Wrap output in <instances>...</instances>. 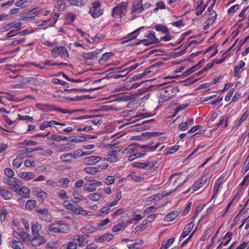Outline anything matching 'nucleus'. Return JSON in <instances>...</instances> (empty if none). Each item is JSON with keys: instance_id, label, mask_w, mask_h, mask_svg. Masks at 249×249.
I'll return each mask as SVG.
<instances>
[{"instance_id": "f257e3e1", "label": "nucleus", "mask_w": 249, "mask_h": 249, "mask_svg": "<svg viewBox=\"0 0 249 249\" xmlns=\"http://www.w3.org/2000/svg\"><path fill=\"white\" fill-rule=\"evenodd\" d=\"M49 232L53 233H66L69 231L67 224L62 221H57L48 226Z\"/></svg>"}, {"instance_id": "f03ea898", "label": "nucleus", "mask_w": 249, "mask_h": 249, "mask_svg": "<svg viewBox=\"0 0 249 249\" xmlns=\"http://www.w3.org/2000/svg\"><path fill=\"white\" fill-rule=\"evenodd\" d=\"M64 206L67 209L71 211V213L76 215L81 214L83 216L89 215V212L83 209L81 207H77L68 200L63 202Z\"/></svg>"}, {"instance_id": "7ed1b4c3", "label": "nucleus", "mask_w": 249, "mask_h": 249, "mask_svg": "<svg viewBox=\"0 0 249 249\" xmlns=\"http://www.w3.org/2000/svg\"><path fill=\"white\" fill-rule=\"evenodd\" d=\"M51 54L53 57H60L64 60L69 58L68 51L64 46L55 47L51 50Z\"/></svg>"}, {"instance_id": "20e7f679", "label": "nucleus", "mask_w": 249, "mask_h": 249, "mask_svg": "<svg viewBox=\"0 0 249 249\" xmlns=\"http://www.w3.org/2000/svg\"><path fill=\"white\" fill-rule=\"evenodd\" d=\"M127 3L123 2L119 4L112 10V16L116 18H121L125 15V12L127 8Z\"/></svg>"}, {"instance_id": "39448f33", "label": "nucleus", "mask_w": 249, "mask_h": 249, "mask_svg": "<svg viewBox=\"0 0 249 249\" xmlns=\"http://www.w3.org/2000/svg\"><path fill=\"white\" fill-rule=\"evenodd\" d=\"M169 180H173V184L174 186L178 187L186 182L188 180V178L182 173H175L170 176Z\"/></svg>"}, {"instance_id": "423d86ee", "label": "nucleus", "mask_w": 249, "mask_h": 249, "mask_svg": "<svg viewBox=\"0 0 249 249\" xmlns=\"http://www.w3.org/2000/svg\"><path fill=\"white\" fill-rule=\"evenodd\" d=\"M89 13L93 18H98L103 14L99 1H97L92 3L89 9Z\"/></svg>"}, {"instance_id": "0eeeda50", "label": "nucleus", "mask_w": 249, "mask_h": 249, "mask_svg": "<svg viewBox=\"0 0 249 249\" xmlns=\"http://www.w3.org/2000/svg\"><path fill=\"white\" fill-rule=\"evenodd\" d=\"M147 39H142L140 42L135 43V44H139L140 43H143L144 45L148 46L153 43L159 42V40L155 36L154 32L150 31L149 34L147 35Z\"/></svg>"}, {"instance_id": "6e6552de", "label": "nucleus", "mask_w": 249, "mask_h": 249, "mask_svg": "<svg viewBox=\"0 0 249 249\" xmlns=\"http://www.w3.org/2000/svg\"><path fill=\"white\" fill-rule=\"evenodd\" d=\"M89 183H86L84 185V190L88 192H93L96 190V187L99 186L102 183L100 181H97L95 179H91L89 180Z\"/></svg>"}, {"instance_id": "1a4fd4ad", "label": "nucleus", "mask_w": 249, "mask_h": 249, "mask_svg": "<svg viewBox=\"0 0 249 249\" xmlns=\"http://www.w3.org/2000/svg\"><path fill=\"white\" fill-rule=\"evenodd\" d=\"M19 180L16 178H8L6 183L10 186V189L17 192L18 188Z\"/></svg>"}, {"instance_id": "9d476101", "label": "nucleus", "mask_w": 249, "mask_h": 249, "mask_svg": "<svg viewBox=\"0 0 249 249\" xmlns=\"http://www.w3.org/2000/svg\"><path fill=\"white\" fill-rule=\"evenodd\" d=\"M144 10L142 0H135L132 6L131 14H139Z\"/></svg>"}, {"instance_id": "9b49d317", "label": "nucleus", "mask_w": 249, "mask_h": 249, "mask_svg": "<svg viewBox=\"0 0 249 249\" xmlns=\"http://www.w3.org/2000/svg\"><path fill=\"white\" fill-rule=\"evenodd\" d=\"M114 238V236L110 233H106L100 236H95V240L97 242L107 244Z\"/></svg>"}, {"instance_id": "f8f14e48", "label": "nucleus", "mask_w": 249, "mask_h": 249, "mask_svg": "<svg viewBox=\"0 0 249 249\" xmlns=\"http://www.w3.org/2000/svg\"><path fill=\"white\" fill-rule=\"evenodd\" d=\"M80 155L76 153H70L63 154L60 157V159L64 162H69L71 161L73 159H77L80 157Z\"/></svg>"}, {"instance_id": "ddd939ff", "label": "nucleus", "mask_w": 249, "mask_h": 249, "mask_svg": "<svg viewBox=\"0 0 249 249\" xmlns=\"http://www.w3.org/2000/svg\"><path fill=\"white\" fill-rule=\"evenodd\" d=\"M101 160L99 156H93L85 158L83 163L87 165H94Z\"/></svg>"}, {"instance_id": "4468645a", "label": "nucleus", "mask_w": 249, "mask_h": 249, "mask_svg": "<svg viewBox=\"0 0 249 249\" xmlns=\"http://www.w3.org/2000/svg\"><path fill=\"white\" fill-rule=\"evenodd\" d=\"M208 177L207 176H203L200 178L192 187V189L193 192L196 191L201 188L207 181Z\"/></svg>"}, {"instance_id": "2eb2a0df", "label": "nucleus", "mask_w": 249, "mask_h": 249, "mask_svg": "<svg viewBox=\"0 0 249 249\" xmlns=\"http://www.w3.org/2000/svg\"><path fill=\"white\" fill-rule=\"evenodd\" d=\"M47 241L46 238L41 235H37L32 239L31 244L34 246H38L43 244Z\"/></svg>"}, {"instance_id": "dca6fc26", "label": "nucleus", "mask_w": 249, "mask_h": 249, "mask_svg": "<svg viewBox=\"0 0 249 249\" xmlns=\"http://www.w3.org/2000/svg\"><path fill=\"white\" fill-rule=\"evenodd\" d=\"M21 23L20 22H13L4 25L3 27L0 29V31L1 32H4L7 31L9 30L12 28H15V29H20Z\"/></svg>"}, {"instance_id": "f3484780", "label": "nucleus", "mask_w": 249, "mask_h": 249, "mask_svg": "<svg viewBox=\"0 0 249 249\" xmlns=\"http://www.w3.org/2000/svg\"><path fill=\"white\" fill-rule=\"evenodd\" d=\"M89 235H87L86 234H77L75 236L74 239L77 241L78 246L80 247H83L88 243V241H86V238Z\"/></svg>"}, {"instance_id": "a211bd4d", "label": "nucleus", "mask_w": 249, "mask_h": 249, "mask_svg": "<svg viewBox=\"0 0 249 249\" xmlns=\"http://www.w3.org/2000/svg\"><path fill=\"white\" fill-rule=\"evenodd\" d=\"M18 189V192H17L18 194L23 197H29L30 191L27 187L23 186L20 187L19 185Z\"/></svg>"}, {"instance_id": "6ab92c4d", "label": "nucleus", "mask_w": 249, "mask_h": 249, "mask_svg": "<svg viewBox=\"0 0 249 249\" xmlns=\"http://www.w3.org/2000/svg\"><path fill=\"white\" fill-rule=\"evenodd\" d=\"M193 227L194 224L192 222L187 224L184 227L183 231L180 236V240H181L182 238H184L188 235Z\"/></svg>"}, {"instance_id": "aec40b11", "label": "nucleus", "mask_w": 249, "mask_h": 249, "mask_svg": "<svg viewBox=\"0 0 249 249\" xmlns=\"http://www.w3.org/2000/svg\"><path fill=\"white\" fill-rule=\"evenodd\" d=\"M0 196L3 199L8 200L12 197L13 194L9 190L5 188H0Z\"/></svg>"}, {"instance_id": "412c9836", "label": "nucleus", "mask_w": 249, "mask_h": 249, "mask_svg": "<svg viewBox=\"0 0 249 249\" xmlns=\"http://www.w3.org/2000/svg\"><path fill=\"white\" fill-rule=\"evenodd\" d=\"M21 234L20 239L22 242L29 245L31 244L32 239L31 235L29 233L21 231Z\"/></svg>"}, {"instance_id": "4be33fe9", "label": "nucleus", "mask_w": 249, "mask_h": 249, "mask_svg": "<svg viewBox=\"0 0 249 249\" xmlns=\"http://www.w3.org/2000/svg\"><path fill=\"white\" fill-rule=\"evenodd\" d=\"M138 64H135L130 67H128V68L125 69L123 71H120L121 73H123V75H116L115 76V78H120L121 77H123L124 76L126 75L129 72L133 71V70L135 69L137 67L139 66Z\"/></svg>"}, {"instance_id": "5701e85b", "label": "nucleus", "mask_w": 249, "mask_h": 249, "mask_svg": "<svg viewBox=\"0 0 249 249\" xmlns=\"http://www.w3.org/2000/svg\"><path fill=\"white\" fill-rule=\"evenodd\" d=\"M53 109L54 110H55V111H60L61 112V113H64V114H66V113H68V114H72L73 113H74V112H79V111H80V112H84V110H80V109H78V110H77V109H72V110H68V109H62V108H59L58 107H57L55 106H53Z\"/></svg>"}, {"instance_id": "b1692460", "label": "nucleus", "mask_w": 249, "mask_h": 249, "mask_svg": "<svg viewBox=\"0 0 249 249\" xmlns=\"http://www.w3.org/2000/svg\"><path fill=\"white\" fill-rule=\"evenodd\" d=\"M34 192L40 200H43L47 197V193L39 188L36 187L34 189Z\"/></svg>"}, {"instance_id": "393cba45", "label": "nucleus", "mask_w": 249, "mask_h": 249, "mask_svg": "<svg viewBox=\"0 0 249 249\" xmlns=\"http://www.w3.org/2000/svg\"><path fill=\"white\" fill-rule=\"evenodd\" d=\"M169 91V90H165L160 93V97L159 99V103L167 102L171 99L172 95H169V94H167V92Z\"/></svg>"}, {"instance_id": "a878e982", "label": "nucleus", "mask_w": 249, "mask_h": 249, "mask_svg": "<svg viewBox=\"0 0 249 249\" xmlns=\"http://www.w3.org/2000/svg\"><path fill=\"white\" fill-rule=\"evenodd\" d=\"M36 212L41 215L40 218L42 219L47 220L50 218V215L49 214L48 211L47 209L37 210Z\"/></svg>"}, {"instance_id": "bb28decb", "label": "nucleus", "mask_w": 249, "mask_h": 249, "mask_svg": "<svg viewBox=\"0 0 249 249\" xmlns=\"http://www.w3.org/2000/svg\"><path fill=\"white\" fill-rule=\"evenodd\" d=\"M18 176L26 180L32 179L35 177V175L32 172H20Z\"/></svg>"}, {"instance_id": "cd10ccee", "label": "nucleus", "mask_w": 249, "mask_h": 249, "mask_svg": "<svg viewBox=\"0 0 249 249\" xmlns=\"http://www.w3.org/2000/svg\"><path fill=\"white\" fill-rule=\"evenodd\" d=\"M97 53L96 52H92L88 53H83L82 54V57L85 59L87 60H94L95 58H97Z\"/></svg>"}, {"instance_id": "c85d7f7f", "label": "nucleus", "mask_w": 249, "mask_h": 249, "mask_svg": "<svg viewBox=\"0 0 249 249\" xmlns=\"http://www.w3.org/2000/svg\"><path fill=\"white\" fill-rule=\"evenodd\" d=\"M232 235V233L231 232H228L224 236V238L225 239H227L226 241L224 243L222 242H221L220 244L217 247V249H221L223 246H227L231 239Z\"/></svg>"}, {"instance_id": "c756f323", "label": "nucleus", "mask_w": 249, "mask_h": 249, "mask_svg": "<svg viewBox=\"0 0 249 249\" xmlns=\"http://www.w3.org/2000/svg\"><path fill=\"white\" fill-rule=\"evenodd\" d=\"M178 215L177 211H173L167 214L164 218V221L165 222H170L174 220Z\"/></svg>"}, {"instance_id": "7c9ffc66", "label": "nucleus", "mask_w": 249, "mask_h": 249, "mask_svg": "<svg viewBox=\"0 0 249 249\" xmlns=\"http://www.w3.org/2000/svg\"><path fill=\"white\" fill-rule=\"evenodd\" d=\"M53 1L55 4V6L59 11H63L65 9L66 4L64 0H53Z\"/></svg>"}, {"instance_id": "2f4dec72", "label": "nucleus", "mask_w": 249, "mask_h": 249, "mask_svg": "<svg viewBox=\"0 0 249 249\" xmlns=\"http://www.w3.org/2000/svg\"><path fill=\"white\" fill-rule=\"evenodd\" d=\"M113 55L112 53H104L102 57L99 60L98 63L100 64H103L106 62Z\"/></svg>"}, {"instance_id": "473e14b6", "label": "nucleus", "mask_w": 249, "mask_h": 249, "mask_svg": "<svg viewBox=\"0 0 249 249\" xmlns=\"http://www.w3.org/2000/svg\"><path fill=\"white\" fill-rule=\"evenodd\" d=\"M60 246V242L56 241L55 242L50 241L46 245V249H57Z\"/></svg>"}, {"instance_id": "72a5a7b5", "label": "nucleus", "mask_w": 249, "mask_h": 249, "mask_svg": "<svg viewBox=\"0 0 249 249\" xmlns=\"http://www.w3.org/2000/svg\"><path fill=\"white\" fill-rule=\"evenodd\" d=\"M213 227L208 228L206 230L204 233L201 236V240L203 241L206 240L208 238L209 236L213 233Z\"/></svg>"}, {"instance_id": "f704fd0d", "label": "nucleus", "mask_w": 249, "mask_h": 249, "mask_svg": "<svg viewBox=\"0 0 249 249\" xmlns=\"http://www.w3.org/2000/svg\"><path fill=\"white\" fill-rule=\"evenodd\" d=\"M105 160L111 162H116L117 160L116 151H112L110 154L107 155Z\"/></svg>"}, {"instance_id": "c9c22d12", "label": "nucleus", "mask_w": 249, "mask_h": 249, "mask_svg": "<svg viewBox=\"0 0 249 249\" xmlns=\"http://www.w3.org/2000/svg\"><path fill=\"white\" fill-rule=\"evenodd\" d=\"M52 82L54 84H60L66 88H69L70 87V85L68 83L56 78H53L52 79Z\"/></svg>"}, {"instance_id": "e433bc0d", "label": "nucleus", "mask_w": 249, "mask_h": 249, "mask_svg": "<svg viewBox=\"0 0 249 249\" xmlns=\"http://www.w3.org/2000/svg\"><path fill=\"white\" fill-rule=\"evenodd\" d=\"M223 179L222 178H220L217 179V180L213 187V197H212L213 198L216 196L217 193L218 191V189H219V188L220 186V185L223 181Z\"/></svg>"}, {"instance_id": "4c0bfd02", "label": "nucleus", "mask_w": 249, "mask_h": 249, "mask_svg": "<svg viewBox=\"0 0 249 249\" xmlns=\"http://www.w3.org/2000/svg\"><path fill=\"white\" fill-rule=\"evenodd\" d=\"M157 163V162L155 161H153L152 162H149L147 163H142L140 162L138 163V167L139 168L144 169L146 167H149V168H151L154 167Z\"/></svg>"}, {"instance_id": "58836bf2", "label": "nucleus", "mask_w": 249, "mask_h": 249, "mask_svg": "<svg viewBox=\"0 0 249 249\" xmlns=\"http://www.w3.org/2000/svg\"><path fill=\"white\" fill-rule=\"evenodd\" d=\"M245 66V63L242 60L240 61L239 64L236 66L234 69L233 76L234 77L237 76L240 69L243 68Z\"/></svg>"}, {"instance_id": "ea45409f", "label": "nucleus", "mask_w": 249, "mask_h": 249, "mask_svg": "<svg viewBox=\"0 0 249 249\" xmlns=\"http://www.w3.org/2000/svg\"><path fill=\"white\" fill-rule=\"evenodd\" d=\"M31 229L32 234L34 235L35 234H36L38 232V231L41 230V226L38 223L35 222L32 224Z\"/></svg>"}, {"instance_id": "a19ab883", "label": "nucleus", "mask_w": 249, "mask_h": 249, "mask_svg": "<svg viewBox=\"0 0 249 249\" xmlns=\"http://www.w3.org/2000/svg\"><path fill=\"white\" fill-rule=\"evenodd\" d=\"M174 241L175 238L174 237H171L169 238L166 241V242L165 243H162V246H161L160 249H167L172 245Z\"/></svg>"}, {"instance_id": "79ce46f5", "label": "nucleus", "mask_w": 249, "mask_h": 249, "mask_svg": "<svg viewBox=\"0 0 249 249\" xmlns=\"http://www.w3.org/2000/svg\"><path fill=\"white\" fill-rule=\"evenodd\" d=\"M136 149L135 145L131 144L128 147L124 149L122 151V154L124 155H126L133 153Z\"/></svg>"}, {"instance_id": "37998d69", "label": "nucleus", "mask_w": 249, "mask_h": 249, "mask_svg": "<svg viewBox=\"0 0 249 249\" xmlns=\"http://www.w3.org/2000/svg\"><path fill=\"white\" fill-rule=\"evenodd\" d=\"M126 227V225L125 223H118L115 225L114 227H113L112 229V231L113 232H117L123 229H124V228Z\"/></svg>"}, {"instance_id": "c03bdc74", "label": "nucleus", "mask_w": 249, "mask_h": 249, "mask_svg": "<svg viewBox=\"0 0 249 249\" xmlns=\"http://www.w3.org/2000/svg\"><path fill=\"white\" fill-rule=\"evenodd\" d=\"M97 229V228H96L95 227L91 225L86 226L82 228V232L83 233H92L94 232Z\"/></svg>"}, {"instance_id": "a18cd8bd", "label": "nucleus", "mask_w": 249, "mask_h": 249, "mask_svg": "<svg viewBox=\"0 0 249 249\" xmlns=\"http://www.w3.org/2000/svg\"><path fill=\"white\" fill-rule=\"evenodd\" d=\"M87 0H69V2L73 5L82 6L86 4Z\"/></svg>"}, {"instance_id": "49530a36", "label": "nucleus", "mask_w": 249, "mask_h": 249, "mask_svg": "<svg viewBox=\"0 0 249 249\" xmlns=\"http://www.w3.org/2000/svg\"><path fill=\"white\" fill-rule=\"evenodd\" d=\"M22 163L21 157H18L13 160L12 164L16 168H19Z\"/></svg>"}, {"instance_id": "de8ad7c7", "label": "nucleus", "mask_w": 249, "mask_h": 249, "mask_svg": "<svg viewBox=\"0 0 249 249\" xmlns=\"http://www.w3.org/2000/svg\"><path fill=\"white\" fill-rule=\"evenodd\" d=\"M84 171L89 174H94L99 171L98 168L88 167L84 168Z\"/></svg>"}, {"instance_id": "09e8293b", "label": "nucleus", "mask_w": 249, "mask_h": 249, "mask_svg": "<svg viewBox=\"0 0 249 249\" xmlns=\"http://www.w3.org/2000/svg\"><path fill=\"white\" fill-rule=\"evenodd\" d=\"M36 204V201L30 199L26 202L25 208L27 210H32L35 207Z\"/></svg>"}, {"instance_id": "8fccbe9b", "label": "nucleus", "mask_w": 249, "mask_h": 249, "mask_svg": "<svg viewBox=\"0 0 249 249\" xmlns=\"http://www.w3.org/2000/svg\"><path fill=\"white\" fill-rule=\"evenodd\" d=\"M88 197L91 200L98 201L101 197V195L98 193H92L88 196Z\"/></svg>"}, {"instance_id": "3c124183", "label": "nucleus", "mask_w": 249, "mask_h": 249, "mask_svg": "<svg viewBox=\"0 0 249 249\" xmlns=\"http://www.w3.org/2000/svg\"><path fill=\"white\" fill-rule=\"evenodd\" d=\"M8 213V212L6 207H3L2 208L0 213V220L1 221H4L5 220V217Z\"/></svg>"}, {"instance_id": "603ef678", "label": "nucleus", "mask_w": 249, "mask_h": 249, "mask_svg": "<svg viewBox=\"0 0 249 249\" xmlns=\"http://www.w3.org/2000/svg\"><path fill=\"white\" fill-rule=\"evenodd\" d=\"M249 116V113L248 111H246L241 118L238 120L235 124V126H239L241 124L247 119V117Z\"/></svg>"}, {"instance_id": "864d4df0", "label": "nucleus", "mask_w": 249, "mask_h": 249, "mask_svg": "<svg viewBox=\"0 0 249 249\" xmlns=\"http://www.w3.org/2000/svg\"><path fill=\"white\" fill-rule=\"evenodd\" d=\"M158 147V144H155V145H142L141 146V148L142 149H146L147 151H154L155 150L157 147Z\"/></svg>"}, {"instance_id": "5fc2aeb1", "label": "nucleus", "mask_w": 249, "mask_h": 249, "mask_svg": "<svg viewBox=\"0 0 249 249\" xmlns=\"http://www.w3.org/2000/svg\"><path fill=\"white\" fill-rule=\"evenodd\" d=\"M155 29L158 31H161L163 33H168V29L163 25L158 24L155 26Z\"/></svg>"}, {"instance_id": "6e6d98bb", "label": "nucleus", "mask_w": 249, "mask_h": 249, "mask_svg": "<svg viewBox=\"0 0 249 249\" xmlns=\"http://www.w3.org/2000/svg\"><path fill=\"white\" fill-rule=\"evenodd\" d=\"M35 17V16L33 13L32 10H30L23 15L22 17V19L25 20L27 18H33Z\"/></svg>"}, {"instance_id": "4d7b16f0", "label": "nucleus", "mask_w": 249, "mask_h": 249, "mask_svg": "<svg viewBox=\"0 0 249 249\" xmlns=\"http://www.w3.org/2000/svg\"><path fill=\"white\" fill-rule=\"evenodd\" d=\"M158 214H151L147 216L146 219L144 220L143 222H145V224L147 223H150L152 221H153L157 217Z\"/></svg>"}, {"instance_id": "13d9d810", "label": "nucleus", "mask_w": 249, "mask_h": 249, "mask_svg": "<svg viewBox=\"0 0 249 249\" xmlns=\"http://www.w3.org/2000/svg\"><path fill=\"white\" fill-rule=\"evenodd\" d=\"M115 180V178L114 176H108L107 178H106L104 180V182L105 183H106L107 185H110L114 183Z\"/></svg>"}, {"instance_id": "bf43d9fd", "label": "nucleus", "mask_w": 249, "mask_h": 249, "mask_svg": "<svg viewBox=\"0 0 249 249\" xmlns=\"http://www.w3.org/2000/svg\"><path fill=\"white\" fill-rule=\"evenodd\" d=\"M249 6H247L242 10L240 14H239V17L241 18V19L239 20V21H242L245 18V14L249 9Z\"/></svg>"}, {"instance_id": "052dcab7", "label": "nucleus", "mask_w": 249, "mask_h": 249, "mask_svg": "<svg viewBox=\"0 0 249 249\" xmlns=\"http://www.w3.org/2000/svg\"><path fill=\"white\" fill-rule=\"evenodd\" d=\"M5 175L8 178H12L14 175V171L10 168H6L4 170Z\"/></svg>"}, {"instance_id": "680f3d73", "label": "nucleus", "mask_w": 249, "mask_h": 249, "mask_svg": "<svg viewBox=\"0 0 249 249\" xmlns=\"http://www.w3.org/2000/svg\"><path fill=\"white\" fill-rule=\"evenodd\" d=\"M211 15L212 16L209 17L206 21V23H207L208 24L210 23H213L215 21V17L217 16L214 11H213V13H211Z\"/></svg>"}, {"instance_id": "e2e57ef3", "label": "nucleus", "mask_w": 249, "mask_h": 249, "mask_svg": "<svg viewBox=\"0 0 249 249\" xmlns=\"http://www.w3.org/2000/svg\"><path fill=\"white\" fill-rule=\"evenodd\" d=\"M75 16L71 13H68L66 15V21L68 22L71 23L75 19Z\"/></svg>"}, {"instance_id": "0e129e2a", "label": "nucleus", "mask_w": 249, "mask_h": 249, "mask_svg": "<svg viewBox=\"0 0 249 249\" xmlns=\"http://www.w3.org/2000/svg\"><path fill=\"white\" fill-rule=\"evenodd\" d=\"M161 196L159 194H155L154 195H153L151 196H150L148 199V201L149 202H153V201H158L161 198Z\"/></svg>"}, {"instance_id": "69168bd1", "label": "nucleus", "mask_w": 249, "mask_h": 249, "mask_svg": "<svg viewBox=\"0 0 249 249\" xmlns=\"http://www.w3.org/2000/svg\"><path fill=\"white\" fill-rule=\"evenodd\" d=\"M51 139L55 141L66 140L67 139V138L64 136H57L56 135H53L51 136Z\"/></svg>"}, {"instance_id": "338daca9", "label": "nucleus", "mask_w": 249, "mask_h": 249, "mask_svg": "<svg viewBox=\"0 0 249 249\" xmlns=\"http://www.w3.org/2000/svg\"><path fill=\"white\" fill-rule=\"evenodd\" d=\"M77 243L75 242H69L67 245V249H76L77 247Z\"/></svg>"}, {"instance_id": "774afa93", "label": "nucleus", "mask_w": 249, "mask_h": 249, "mask_svg": "<svg viewBox=\"0 0 249 249\" xmlns=\"http://www.w3.org/2000/svg\"><path fill=\"white\" fill-rule=\"evenodd\" d=\"M141 245L139 243L136 242L134 244H131L128 245L129 249H139Z\"/></svg>"}]
</instances>
